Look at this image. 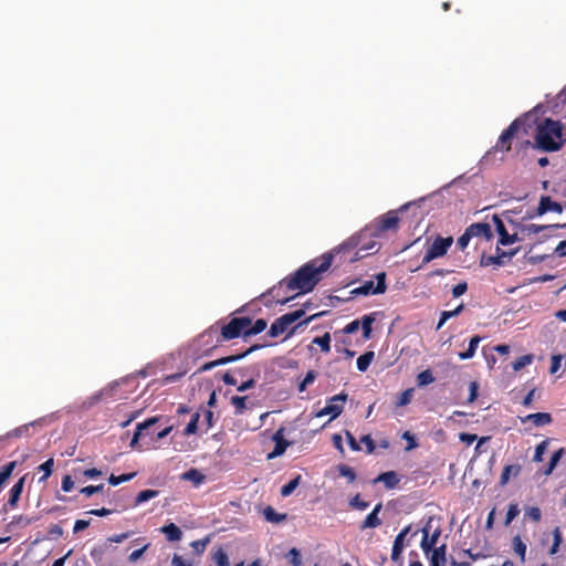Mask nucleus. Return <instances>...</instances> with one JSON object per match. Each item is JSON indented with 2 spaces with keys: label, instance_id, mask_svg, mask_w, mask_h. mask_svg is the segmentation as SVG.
<instances>
[{
  "label": "nucleus",
  "instance_id": "f257e3e1",
  "mask_svg": "<svg viewBox=\"0 0 566 566\" xmlns=\"http://www.w3.org/2000/svg\"><path fill=\"white\" fill-rule=\"evenodd\" d=\"M333 252L324 253L321 258L314 259L301 266L291 277H285L280 282V286L269 290V294L273 297L279 296V291L285 286L289 291L298 290L302 293L313 291L321 280V274L326 272L332 265Z\"/></svg>",
  "mask_w": 566,
  "mask_h": 566
},
{
  "label": "nucleus",
  "instance_id": "20e7f679",
  "mask_svg": "<svg viewBox=\"0 0 566 566\" xmlns=\"http://www.w3.org/2000/svg\"><path fill=\"white\" fill-rule=\"evenodd\" d=\"M304 315L305 308H300L277 317L270 326V329L268 332L269 336H280L284 332H286L292 324L301 319Z\"/></svg>",
  "mask_w": 566,
  "mask_h": 566
},
{
  "label": "nucleus",
  "instance_id": "f8f14e48",
  "mask_svg": "<svg viewBox=\"0 0 566 566\" xmlns=\"http://www.w3.org/2000/svg\"><path fill=\"white\" fill-rule=\"evenodd\" d=\"M284 428H280L274 434H273V441L275 442L274 449L272 452L268 454V459H274L276 457L282 455L286 448L291 444L287 440L284 439Z\"/></svg>",
  "mask_w": 566,
  "mask_h": 566
},
{
  "label": "nucleus",
  "instance_id": "774afa93",
  "mask_svg": "<svg viewBox=\"0 0 566 566\" xmlns=\"http://www.w3.org/2000/svg\"><path fill=\"white\" fill-rule=\"evenodd\" d=\"M459 439H460V441H462V442L467 443L468 446H470L471 443H473L478 439V436L474 434V433L461 432L459 434Z\"/></svg>",
  "mask_w": 566,
  "mask_h": 566
},
{
  "label": "nucleus",
  "instance_id": "7c9ffc66",
  "mask_svg": "<svg viewBox=\"0 0 566 566\" xmlns=\"http://www.w3.org/2000/svg\"><path fill=\"white\" fill-rule=\"evenodd\" d=\"M375 357L374 352H366L357 358V369L359 371H366Z\"/></svg>",
  "mask_w": 566,
  "mask_h": 566
},
{
  "label": "nucleus",
  "instance_id": "09e8293b",
  "mask_svg": "<svg viewBox=\"0 0 566 566\" xmlns=\"http://www.w3.org/2000/svg\"><path fill=\"white\" fill-rule=\"evenodd\" d=\"M135 475H136L135 472H133V473H125V474H122V475L111 474V476L108 479V482H109V484L115 486V485H118V484H120L123 482L130 481Z\"/></svg>",
  "mask_w": 566,
  "mask_h": 566
},
{
  "label": "nucleus",
  "instance_id": "a19ab883",
  "mask_svg": "<svg viewBox=\"0 0 566 566\" xmlns=\"http://www.w3.org/2000/svg\"><path fill=\"white\" fill-rule=\"evenodd\" d=\"M199 419H200V415L198 412H195L191 416L190 421L188 422V424L186 426V428L184 430L185 436H190V434H193L197 432Z\"/></svg>",
  "mask_w": 566,
  "mask_h": 566
},
{
  "label": "nucleus",
  "instance_id": "1a4fd4ad",
  "mask_svg": "<svg viewBox=\"0 0 566 566\" xmlns=\"http://www.w3.org/2000/svg\"><path fill=\"white\" fill-rule=\"evenodd\" d=\"M524 124L522 118L514 119L509 127L499 137L496 148L502 151H509L512 148V139L517 134L521 126Z\"/></svg>",
  "mask_w": 566,
  "mask_h": 566
},
{
  "label": "nucleus",
  "instance_id": "a18cd8bd",
  "mask_svg": "<svg viewBox=\"0 0 566 566\" xmlns=\"http://www.w3.org/2000/svg\"><path fill=\"white\" fill-rule=\"evenodd\" d=\"M317 373L315 370H308L304 379L298 384V391H305L307 386L315 381Z\"/></svg>",
  "mask_w": 566,
  "mask_h": 566
},
{
  "label": "nucleus",
  "instance_id": "b1692460",
  "mask_svg": "<svg viewBox=\"0 0 566 566\" xmlns=\"http://www.w3.org/2000/svg\"><path fill=\"white\" fill-rule=\"evenodd\" d=\"M447 545L442 544L438 547L432 548L429 564L441 566L446 562Z\"/></svg>",
  "mask_w": 566,
  "mask_h": 566
},
{
  "label": "nucleus",
  "instance_id": "c9c22d12",
  "mask_svg": "<svg viewBox=\"0 0 566 566\" xmlns=\"http://www.w3.org/2000/svg\"><path fill=\"white\" fill-rule=\"evenodd\" d=\"M433 381H434V377L430 369H426L417 376V385L419 387L428 386V385L432 384Z\"/></svg>",
  "mask_w": 566,
  "mask_h": 566
},
{
  "label": "nucleus",
  "instance_id": "79ce46f5",
  "mask_svg": "<svg viewBox=\"0 0 566 566\" xmlns=\"http://www.w3.org/2000/svg\"><path fill=\"white\" fill-rule=\"evenodd\" d=\"M413 397V389L412 388H408L406 390H403L397 401H396V407H403V406H407L408 403H410L411 399Z\"/></svg>",
  "mask_w": 566,
  "mask_h": 566
},
{
  "label": "nucleus",
  "instance_id": "5fc2aeb1",
  "mask_svg": "<svg viewBox=\"0 0 566 566\" xmlns=\"http://www.w3.org/2000/svg\"><path fill=\"white\" fill-rule=\"evenodd\" d=\"M525 516L535 523H538L542 518V512L537 506H531L526 509Z\"/></svg>",
  "mask_w": 566,
  "mask_h": 566
},
{
  "label": "nucleus",
  "instance_id": "412c9836",
  "mask_svg": "<svg viewBox=\"0 0 566 566\" xmlns=\"http://www.w3.org/2000/svg\"><path fill=\"white\" fill-rule=\"evenodd\" d=\"M558 228H566V223H563V224L556 223V224H547V226H539V224L531 223V224L524 226L523 231L527 235H530V234H537L544 230L552 231V230H555Z\"/></svg>",
  "mask_w": 566,
  "mask_h": 566
},
{
  "label": "nucleus",
  "instance_id": "4468645a",
  "mask_svg": "<svg viewBox=\"0 0 566 566\" xmlns=\"http://www.w3.org/2000/svg\"><path fill=\"white\" fill-rule=\"evenodd\" d=\"M548 211L562 213L563 207L560 203L553 201L549 197L543 196V197H541V200H539V203L537 207V214L543 216Z\"/></svg>",
  "mask_w": 566,
  "mask_h": 566
},
{
  "label": "nucleus",
  "instance_id": "69168bd1",
  "mask_svg": "<svg viewBox=\"0 0 566 566\" xmlns=\"http://www.w3.org/2000/svg\"><path fill=\"white\" fill-rule=\"evenodd\" d=\"M467 291H468V284H467V282H461V283L457 284V285L452 289V295H453V297H460V296H461V295H463Z\"/></svg>",
  "mask_w": 566,
  "mask_h": 566
},
{
  "label": "nucleus",
  "instance_id": "2f4dec72",
  "mask_svg": "<svg viewBox=\"0 0 566 566\" xmlns=\"http://www.w3.org/2000/svg\"><path fill=\"white\" fill-rule=\"evenodd\" d=\"M263 514L265 520L271 523H280L286 518V514L277 513L272 506H266Z\"/></svg>",
  "mask_w": 566,
  "mask_h": 566
},
{
  "label": "nucleus",
  "instance_id": "9b49d317",
  "mask_svg": "<svg viewBox=\"0 0 566 566\" xmlns=\"http://www.w3.org/2000/svg\"><path fill=\"white\" fill-rule=\"evenodd\" d=\"M398 223L399 218L397 212L391 210L379 217L375 222V227L377 232H386L389 230H396L398 228Z\"/></svg>",
  "mask_w": 566,
  "mask_h": 566
},
{
  "label": "nucleus",
  "instance_id": "13d9d810",
  "mask_svg": "<svg viewBox=\"0 0 566 566\" xmlns=\"http://www.w3.org/2000/svg\"><path fill=\"white\" fill-rule=\"evenodd\" d=\"M104 489V484L98 485H87L81 489V493L85 496H92L95 493L102 492Z\"/></svg>",
  "mask_w": 566,
  "mask_h": 566
},
{
  "label": "nucleus",
  "instance_id": "37998d69",
  "mask_svg": "<svg viewBox=\"0 0 566 566\" xmlns=\"http://www.w3.org/2000/svg\"><path fill=\"white\" fill-rule=\"evenodd\" d=\"M338 473L340 476H344L348 480L349 483H353L356 480V473L353 468L346 464L338 465Z\"/></svg>",
  "mask_w": 566,
  "mask_h": 566
},
{
  "label": "nucleus",
  "instance_id": "864d4df0",
  "mask_svg": "<svg viewBox=\"0 0 566 566\" xmlns=\"http://www.w3.org/2000/svg\"><path fill=\"white\" fill-rule=\"evenodd\" d=\"M53 465H54V460L52 458H50L49 460H46L44 463H42L40 467H39V470L43 471L44 474L43 476L40 479V481H44L46 480L51 474H52V471H53Z\"/></svg>",
  "mask_w": 566,
  "mask_h": 566
},
{
  "label": "nucleus",
  "instance_id": "0e129e2a",
  "mask_svg": "<svg viewBox=\"0 0 566 566\" xmlns=\"http://www.w3.org/2000/svg\"><path fill=\"white\" fill-rule=\"evenodd\" d=\"M360 326V321L359 319H354L350 323H348L344 328H343V333L344 334H353V333H356L358 331Z\"/></svg>",
  "mask_w": 566,
  "mask_h": 566
},
{
  "label": "nucleus",
  "instance_id": "3c124183",
  "mask_svg": "<svg viewBox=\"0 0 566 566\" xmlns=\"http://www.w3.org/2000/svg\"><path fill=\"white\" fill-rule=\"evenodd\" d=\"M326 312H319V313H316V314H313L308 317H306L305 319H303L302 322H300L297 325H295L293 328H291V331L287 333V336L286 337H290L292 336L295 331L300 327V326H306L308 325L312 321L323 316Z\"/></svg>",
  "mask_w": 566,
  "mask_h": 566
},
{
  "label": "nucleus",
  "instance_id": "603ef678",
  "mask_svg": "<svg viewBox=\"0 0 566 566\" xmlns=\"http://www.w3.org/2000/svg\"><path fill=\"white\" fill-rule=\"evenodd\" d=\"M31 424H32V423H30V424H23V426H20V427H18V428H15V429H13V430L9 431V432L7 433V437H8V438H20V437H22V436H28V434H29V431H30V426H31Z\"/></svg>",
  "mask_w": 566,
  "mask_h": 566
},
{
  "label": "nucleus",
  "instance_id": "ea45409f",
  "mask_svg": "<svg viewBox=\"0 0 566 566\" xmlns=\"http://www.w3.org/2000/svg\"><path fill=\"white\" fill-rule=\"evenodd\" d=\"M212 558L217 566H230L228 555L221 547L214 552Z\"/></svg>",
  "mask_w": 566,
  "mask_h": 566
},
{
  "label": "nucleus",
  "instance_id": "0eeeda50",
  "mask_svg": "<svg viewBox=\"0 0 566 566\" xmlns=\"http://www.w3.org/2000/svg\"><path fill=\"white\" fill-rule=\"evenodd\" d=\"M377 283L374 281H365L359 287L350 291L352 296L356 295H370V294H382L387 290L386 285V273L380 272L376 275Z\"/></svg>",
  "mask_w": 566,
  "mask_h": 566
},
{
  "label": "nucleus",
  "instance_id": "4c0bfd02",
  "mask_svg": "<svg viewBox=\"0 0 566 566\" xmlns=\"http://www.w3.org/2000/svg\"><path fill=\"white\" fill-rule=\"evenodd\" d=\"M17 467L15 461L8 462L0 469V483L3 484L12 474Z\"/></svg>",
  "mask_w": 566,
  "mask_h": 566
},
{
  "label": "nucleus",
  "instance_id": "5701e85b",
  "mask_svg": "<svg viewBox=\"0 0 566 566\" xmlns=\"http://www.w3.org/2000/svg\"><path fill=\"white\" fill-rule=\"evenodd\" d=\"M376 315H377V313H370V314L364 315L359 319L360 326L363 329V337L366 340L371 337V332H373L371 326H373V323L376 321Z\"/></svg>",
  "mask_w": 566,
  "mask_h": 566
},
{
  "label": "nucleus",
  "instance_id": "bf43d9fd",
  "mask_svg": "<svg viewBox=\"0 0 566 566\" xmlns=\"http://www.w3.org/2000/svg\"><path fill=\"white\" fill-rule=\"evenodd\" d=\"M402 439L407 441L406 451L413 450L418 447L415 436L411 434L409 431H405L402 433Z\"/></svg>",
  "mask_w": 566,
  "mask_h": 566
},
{
  "label": "nucleus",
  "instance_id": "9d476101",
  "mask_svg": "<svg viewBox=\"0 0 566 566\" xmlns=\"http://www.w3.org/2000/svg\"><path fill=\"white\" fill-rule=\"evenodd\" d=\"M430 522H431V518L429 520L428 524L421 530L422 539L420 543V547L424 554H429L432 551V548L436 547V544L441 535V530L439 527L436 528L432 534H430V532H429Z\"/></svg>",
  "mask_w": 566,
  "mask_h": 566
},
{
  "label": "nucleus",
  "instance_id": "aec40b11",
  "mask_svg": "<svg viewBox=\"0 0 566 566\" xmlns=\"http://www.w3.org/2000/svg\"><path fill=\"white\" fill-rule=\"evenodd\" d=\"M399 481L400 479L395 471L384 472L375 479V482H382L386 489L389 490L395 489L398 485Z\"/></svg>",
  "mask_w": 566,
  "mask_h": 566
},
{
  "label": "nucleus",
  "instance_id": "338daca9",
  "mask_svg": "<svg viewBox=\"0 0 566 566\" xmlns=\"http://www.w3.org/2000/svg\"><path fill=\"white\" fill-rule=\"evenodd\" d=\"M479 385L476 381H471L469 386V398L468 402H473L478 397Z\"/></svg>",
  "mask_w": 566,
  "mask_h": 566
},
{
  "label": "nucleus",
  "instance_id": "c85d7f7f",
  "mask_svg": "<svg viewBox=\"0 0 566 566\" xmlns=\"http://www.w3.org/2000/svg\"><path fill=\"white\" fill-rule=\"evenodd\" d=\"M266 326L268 323L264 318H258L254 323H251L250 327H247L245 337L260 334L266 328Z\"/></svg>",
  "mask_w": 566,
  "mask_h": 566
},
{
  "label": "nucleus",
  "instance_id": "c03bdc74",
  "mask_svg": "<svg viewBox=\"0 0 566 566\" xmlns=\"http://www.w3.org/2000/svg\"><path fill=\"white\" fill-rule=\"evenodd\" d=\"M563 453H564V449L560 448L558 449L557 451H555L552 457H551V460H549V463H548V468L545 470V474H551L553 472V470L556 468V465L558 464L560 458L563 457Z\"/></svg>",
  "mask_w": 566,
  "mask_h": 566
},
{
  "label": "nucleus",
  "instance_id": "de8ad7c7",
  "mask_svg": "<svg viewBox=\"0 0 566 566\" xmlns=\"http://www.w3.org/2000/svg\"><path fill=\"white\" fill-rule=\"evenodd\" d=\"M548 439L546 440H543L541 443H538L535 448V453H534V457H533V461L534 462H542L543 461V455L548 447Z\"/></svg>",
  "mask_w": 566,
  "mask_h": 566
},
{
  "label": "nucleus",
  "instance_id": "a878e982",
  "mask_svg": "<svg viewBox=\"0 0 566 566\" xmlns=\"http://www.w3.org/2000/svg\"><path fill=\"white\" fill-rule=\"evenodd\" d=\"M481 339L482 338L480 336H478V335L471 337V339L469 342L468 349L465 352L459 353V358L461 360H465V359L472 358L475 355L476 348H478Z\"/></svg>",
  "mask_w": 566,
  "mask_h": 566
},
{
  "label": "nucleus",
  "instance_id": "680f3d73",
  "mask_svg": "<svg viewBox=\"0 0 566 566\" xmlns=\"http://www.w3.org/2000/svg\"><path fill=\"white\" fill-rule=\"evenodd\" d=\"M360 442L366 446L367 453H373L376 449L375 442L370 434H365L360 438Z\"/></svg>",
  "mask_w": 566,
  "mask_h": 566
},
{
  "label": "nucleus",
  "instance_id": "dca6fc26",
  "mask_svg": "<svg viewBox=\"0 0 566 566\" xmlns=\"http://www.w3.org/2000/svg\"><path fill=\"white\" fill-rule=\"evenodd\" d=\"M468 230L470 231L472 237L484 238L486 240H490L493 238V232H492L491 226L485 222L472 223L468 228Z\"/></svg>",
  "mask_w": 566,
  "mask_h": 566
},
{
  "label": "nucleus",
  "instance_id": "e2e57ef3",
  "mask_svg": "<svg viewBox=\"0 0 566 566\" xmlns=\"http://www.w3.org/2000/svg\"><path fill=\"white\" fill-rule=\"evenodd\" d=\"M289 556L291 557L290 558V563L292 566H301V555H300V552L298 549L296 548H291L290 552H289Z\"/></svg>",
  "mask_w": 566,
  "mask_h": 566
},
{
  "label": "nucleus",
  "instance_id": "4d7b16f0",
  "mask_svg": "<svg viewBox=\"0 0 566 566\" xmlns=\"http://www.w3.org/2000/svg\"><path fill=\"white\" fill-rule=\"evenodd\" d=\"M209 543V538L193 541L190 545L197 554H202Z\"/></svg>",
  "mask_w": 566,
  "mask_h": 566
},
{
  "label": "nucleus",
  "instance_id": "a211bd4d",
  "mask_svg": "<svg viewBox=\"0 0 566 566\" xmlns=\"http://www.w3.org/2000/svg\"><path fill=\"white\" fill-rule=\"evenodd\" d=\"M25 476L19 479V481L11 488L7 505L11 509H15L20 496L23 492Z\"/></svg>",
  "mask_w": 566,
  "mask_h": 566
},
{
  "label": "nucleus",
  "instance_id": "473e14b6",
  "mask_svg": "<svg viewBox=\"0 0 566 566\" xmlns=\"http://www.w3.org/2000/svg\"><path fill=\"white\" fill-rule=\"evenodd\" d=\"M158 494H159V491H157V490H143L137 494V496L135 499L134 506H138L139 504L147 502V501L156 497Z\"/></svg>",
  "mask_w": 566,
  "mask_h": 566
},
{
  "label": "nucleus",
  "instance_id": "052dcab7",
  "mask_svg": "<svg viewBox=\"0 0 566 566\" xmlns=\"http://www.w3.org/2000/svg\"><path fill=\"white\" fill-rule=\"evenodd\" d=\"M150 546L149 543L145 544L142 548L139 549H135L133 551L129 556H128V560L130 563H135L137 562L142 556L143 554L147 551V548Z\"/></svg>",
  "mask_w": 566,
  "mask_h": 566
},
{
  "label": "nucleus",
  "instance_id": "4be33fe9",
  "mask_svg": "<svg viewBox=\"0 0 566 566\" xmlns=\"http://www.w3.org/2000/svg\"><path fill=\"white\" fill-rule=\"evenodd\" d=\"M520 464H510L503 468V471L500 476V484L502 486L506 485L511 479V476H517L521 472Z\"/></svg>",
  "mask_w": 566,
  "mask_h": 566
},
{
  "label": "nucleus",
  "instance_id": "8fccbe9b",
  "mask_svg": "<svg viewBox=\"0 0 566 566\" xmlns=\"http://www.w3.org/2000/svg\"><path fill=\"white\" fill-rule=\"evenodd\" d=\"M520 514V509H518V505L516 503H511L509 505V509H507V512H506V517H505V526H509L512 521Z\"/></svg>",
  "mask_w": 566,
  "mask_h": 566
},
{
  "label": "nucleus",
  "instance_id": "bb28decb",
  "mask_svg": "<svg viewBox=\"0 0 566 566\" xmlns=\"http://www.w3.org/2000/svg\"><path fill=\"white\" fill-rule=\"evenodd\" d=\"M464 310V304L461 303L459 306H457L454 310L452 311H443L440 315V319L437 324V329H440L448 319L452 318V317H455L458 316L459 314L462 313V311Z\"/></svg>",
  "mask_w": 566,
  "mask_h": 566
},
{
  "label": "nucleus",
  "instance_id": "58836bf2",
  "mask_svg": "<svg viewBox=\"0 0 566 566\" xmlns=\"http://www.w3.org/2000/svg\"><path fill=\"white\" fill-rule=\"evenodd\" d=\"M533 359L534 356L532 354L523 355L513 363V369L515 371H518L522 368L526 367L527 365H531L533 363Z\"/></svg>",
  "mask_w": 566,
  "mask_h": 566
},
{
  "label": "nucleus",
  "instance_id": "c756f323",
  "mask_svg": "<svg viewBox=\"0 0 566 566\" xmlns=\"http://www.w3.org/2000/svg\"><path fill=\"white\" fill-rule=\"evenodd\" d=\"M512 544L515 554L518 555L521 562L524 563L527 549L526 544L522 541L520 535L513 537Z\"/></svg>",
  "mask_w": 566,
  "mask_h": 566
},
{
  "label": "nucleus",
  "instance_id": "e433bc0d",
  "mask_svg": "<svg viewBox=\"0 0 566 566\" xmlns=\"http://www.w3.org/2000/svg\"><path fill=\"white\" fill-rule=\"evenodd\" d=\"M300 481L301 475H297L296 478L289 481L285 485L282 486L281 495L284 497L291 495L294 492V490L298 486Z\"/></svg>",
  "mask_w": 566,
  "mask_h": 566
},
{
  "label": "nucleus",
  "instance_id": "393cba45",
  "mask_svg": "<svg viewBox=\"0 0 566 566\" xmlns=\"http://www.w3.org/2000/svg\"><path fill=\"white\" fill-rule=\"evenodd\" d=\"M161 533H164L169 542H176L181 539L182 532L181 530L174 523H169L160 528Z\"/></svg>",
  "mask_w": 566,
  "mask_h": 566
},
{
  "label": "nucleus",
  "instance_id": "7ed1b4c3",
  "mask_svg": "<svg viewBox=\"0 0 566 566\" xmlns=\"http://www.w3.org/2000/svg\"><path fill=\"white\" fill-rule=\"evenodd\" d=\"M252 318L248 316L233 317L229 323L220 327L219 336L217 337V345L224 342L238 338L240 336L245 338L247 327H250Z\"/></svg>",
  "mask_w": 566,
  "mask_h": 566
},
{
  "label": "nucleus",
  "instance_id": "39448f33",
  "mask_svg": "<svg viewBox=\"0 0 566 566\" xmlns=\"http://www.w3.org/2000/svg\"><path fill=\"white\" fill-rule=\"evenodd\" d=\"M452 242H453V240L451 237H449V238L438 237L432 242V244L428 248V250L426 251V253L422 258L421 264L416 270L424 266L426 264H428L429 262H431L432 260H434L437 258L443 256L448 252Z\"/></svg>",
  "mask_w": 566,
  "mask_h": 566
},
{
  "label": "nucleus",
  "instance_id": "423d86ee",
  "mask_svg": "<svg viewBox=\"0 0 566 566\" xmlns=\"http://www.w3.org/2000/svg\"><path fill=\"white\" fill-rule=\"evenodd\" d=\"M348 395L340 392L331 397L327 400V405L315 413V417L321 418L324 416H331L328 422L336 419L344 410V403L346 402Z\"/></svg>",
  "mask_w": 566,
  "mask_h": 566
},
{
  "label": "nucleus",
  "instance_id": "cd10ccee",
  "mask_svg": "<svg viewBox=\"0 0 566 566\" xmlns=\"http://www.w3.org/2000/svg\"><path fill=\"white\" fill-rule=\"evenodd\" d=\"M403 538H401V535H397L395 541H394V545H392V549H391V559L394 562H400V565L399 566H402V562L400 559V556H401V553L403 551Z\"/></svg>",
  "mask_w": 566,
  "mask_h": 566
},
{
  "label": "nucleus",
  "instance_id": "49530a36",
  "mask_svg": "<svg viewBox=\"0 0 566 566\" xmlns=\"http://www.w3.org/2000/svg\"><path fill=\"white\" fill-rule=\"evenodd\" d=\"M184 479L192 481L195 484H200L205 480V475L197 469H190L184 474Z\"/></svg>",
  "mask_w": 566,
  "mask_h": 566
},
{
  "label": "nucleus",
  "instance_id": "6e6552de",
  "mask_svg": "<svg viewBox=\"0 0 566 566\" xmlns=\"http://www.w3.org/2000/svg\"><path fill=\"white\" fill-rule=\"evenodd\" d=\"M263 347H264V345H262V344H254V345L250 346L243 353L226 356V357L212 360V361L205 363L202 366L199 367L198 373H205V371L211 370L212 368H214L217 366L234 363V361H237V360L248 356L249 354H251L258 349H261Z\"/></svg>",
  "mask_w": 566,
  "mask_h": 566
},
{
  "label": "nucleus",
  "instance_id": "f03ea898",
  "mask_svg": "<svg viewBox=\"0 0 566 566\" xmlns=\"http://www.w3.org/2000/svg\"><path fill=\"white\" fill-rule=\"evenodd\" d=\"M535 140L542 150L557 151L566 143V132L560 122L546 118L538 125Z\"/></svg>",
  "mask_w": 566,
  "mask_h": 566
},
{
  "label": "nucleus",
  "instance_id": "6ab92c4d",
  "mask_svg": "<svg viewBox=\"0 0 566 566\" xmlns=\"http://www.w3.org/2000/svg\"><path fill=\"white\" fill-rule=\"evenodd\" d=\"M158 421L157 417H153L147 419L144 422H140L136 427V432L133 436V439L130 441V447L134 448L138 440L144 436V431H148V429L154 426Z\"/></svg>",
  "mask_w": 566,
  "mask_h": 566
},
{
  "label": "nucleus",
  "instance_id": "ddd939ff",
  "mask_svg": "<svg viewBox=\"0 0 566 566\" xmlns=\"http://www.w3.org/2000/svg\"><path fill=\"white\" fill-rule=\"evenodd\" d=\"M493 221L499 233V243L502 245H509L517 241L516 234H509L506 228L500 217L494 216Z\"/></svg>",
  "mask_w": 566,
  "mask_h": 566
},
{
  "label": "nucleus",
  "instance_id": "72a5a7b5",
  "mask_svg": "<svg viewBox=\"0 0 566 566\" xmlns=\"http://www.w3.org/2000/svg\"><path fill=\"white\" fill-rule=\"evenodd\" d=\"M231 403L234 407V413L237 416L242 415L247 409V397L233 396L231 398Z\"/></svg>",
  "mask_w": 566,
  "mask_h": 566
},
{
  "label": "nucleus",
  "instance_id": "f704fd0d",
  "mask_svg": "<svg viewBox=\"0 0 566 566\" xmlns=\"http://www.w3.org/2000/svg\"><path fill=\"white\" fill-rule=\"evenodd\" d=\"M313 344H316L321 347V350L323 353H329L331 352V335L329 333H325L321 337H315L313 339Z\"/></svg>",
  "mask_w": 566,
  "mask_h": 566
},
{
  "label": "nucleus",
  "instance_id": "6e6d98bb",
  "mask_svg": "<svg viewBox=\"0 0 566 566\" xmlns=\"http://www.w3.org/2000/svg\"><path fill=\"white\" fill-rule=\"evenodd\" d=\"M350 506L354 509H357L359 511H364L369 506V503L366 501H363L359 496V494H356L349 502Z\"/></svg>",
  "mask_w": 566,
  "mask_h": 566
},
{
  "label": "nucleus",
  "instance_id": "f3484780",
  "mask_svg": "<svg viewBox=\"0 0 566 566\" xmlns=\"http://www.w3.org/2000/svg\"><path fill=\"white\" fill-rule=\"evenodd\" d=\"M382 509V504L378 503L374 510L366 516L360 525V530L375 528L381 525V520L378 517L379 512Z\"/></svg>",
  "mask_w": 566,
  "mask_h": 566
},
{
  "label": "nucleus",
  "instance_id": "2eb2a0df",
  "mask_svg": "<svg viewBox=\"0 0 566 566\" xmlns=\"http://www.w3.org/2000/svg\"><path fill=\"white\" fill-rule=\"evenodd\" d=\"M521 421L523 423L532 422L535 427H543V426L552 423L553 418H552L551 413H548V412H536V413H530V415L521 418Z\"/></svg>",
  "mask_w": 566,
  "mask_h": 566
}]
</instances>
